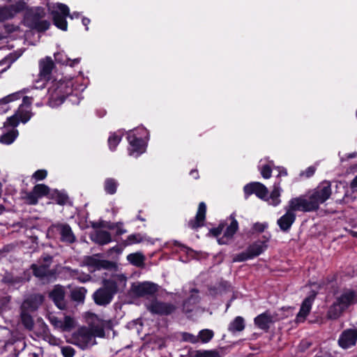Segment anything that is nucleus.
I'll return each mask as SVG.
<instances>
[{"label":"nucleus","mask_w":357,"mask_h":357,"mask_svg":"<svg viewBox=\"0 0 357 357\" xmlns=\"http://www.w3.org/2000/svg\"><path fill=\"white\" fill-rule=\"evenodd\" d=\"M45 17V9L42 7H37L34 10H29L25 13L23 24L30 29L43 33L49 29L50 26L49 21L42 20Z\"/></svg>","instance_id":"obj_1"},{"label":"nucleus","mask_w":357,"mask_h":357,"mask_svg":"<svg viewBox=\"0 0 357 357\" xmlns=\"http://www.w3.org/2000/svg\"><path fill=\"white\" fill-rule=\"evenodd\" d=\"M52 257L46 255L40 257L36 264L31 266L33 275L41 280L50 281L56 278V271L51 269Z\"/></svg>","instance_id":"obj_2"},{"label":"nucleus","mask_w":357,"mask_h":357,"mask_svg":"<svg viewBox=\"0 0 357 357\" xmlns=\"http://www.w3.org/2000/svg\"><path fill=\"white\" fill-rule=\"evenodd\" d=\"M117 291L118 287L115 281L105 280H103V286L93 293V301L98 305L105 306L112 301Z\"/></svg>","instance_id":"obj_3"},{"label":"nucleus","mask_w":357,"mask_h":357,"mask_svg":"<svg viewBox=\"0 0 357 357\" xmlns=\"http://www.w3.org/2000/svg\"><path fill=\"white\" fill-rule=\"evenodd\" d=\"M85 318L87 324L86 328L90 329L95 337H105V329L112 328L110 321L103 320L92 312L86 313Z\"/></svg>","instance_id":"obj_4"},{"label":"nucleus","mask_w":357,"mask_h":357,"mask_svg":"<svg viewBox=\"0 0 357 357\" xmlns=\"http://www.w3.org/2000/svg\"><path fill=\"white\" fill-rule=\"evenodd\" d=\"M332 193L331 185L328 181H324L314 189L308 196L314 211L319 205L329 199Z\"/></svg>","instance_id":"obj_5"},{"label":"nucleus","mask_w":357,"mask_h":357,"mask_svg":"<svg viewBox=\"0 0 357 357\" xmlns=\"http://www.w3.org/2000/svg\"><path fill=\"white\" fill-rule=\"evenodd\" d=\"M71 342L82 349H87L96 344V337L86 326L80 327L73 333Z\"/></svg>","instance_id":"obj_6"},{"label":"nucleus","mask_w":357,"mask_h":357,"mask_svg":"<svg viewBox=\"0 0 357 357\" xmlns=\"http://www.w3.org/2000/svg\"><path fill=\"white\" fill-rule=\"evenodd\" d=\"M57 8L59 10H53L51 12L53 24L58 29L66 31L68 30L66 17H72L70 15V9L67 5L61 3L57 4Z\"/></svg>","instance_id":"obj_7"},{"label":"nucleus","mask_w":357,"mask_h":357,"mask_svg":"<svg viewBox=\"0 0 357 357\" xmlns=\"http://www.w3.org/2000/svg\"><path fill=\"white\" fill-rule=\"evenodd\" d=\"M158 290V286L153 282H144L132 284L131 291L137 297L153 296Z\"/></svg>","instance_id":"obj_8"},{"label":"nucleus","mask_w":357,"mask_h":357,"mask_svg":"<svg viewBox=\"0 0 357 357\" xmlns=\"http://www.w3.org/2000/svg\"><path fill=\"white\" fill-rule=\"evenodd\" d=\"M26 4L24 1H18L14 4L0 7V22L10 20L17 13L26 9Z\"/></svg>","instance_id":"obj_9"},{"label":"nucleus","mask_w":357,"mask_h":357,"mask_svg":"<svg viewBox=\"0 0 357 357\" xmlns=\"http://www.w3.org/2000/svg\"><path fill=\"white\" fill-rule=\"evenodd\" d=\"M293 213L300 211L303 212L314 211V208L310 202L309 197L306 196H300L292 198L289 200L287 206Z\"/></svg>","instance_id":"obj_10"},{"label":"nucleus","mask_w":357,"mask_h":357,"mask_svg":"<svg viewBox=\"0 0 357 357\" xmlns=\"http://www.w3.org/2000/svg\"><path fill=\"white\" fill-rule=\"evenodd\" d=\"M146 308L152 314L159 315H169L176 310V307L174 305L158 300L152 301L150 303L147 304Z\"/></svg>","instance_id":"obj_11"},{"label":"nucleus","mask_w":357,"mask_h":357,"mask_svg":"<svg viewBox=\"0 0 357 357\" xmlns=\"http://www.w3.org/2000/svg\"><path fill=\"white\" fill-rule=\"evenodd\" d=\"M47 319L55 328L60 329L62 331H70L75 326L74 319L70 316H65L63 321H62L53 313H49Z\"/></svg>","instance_id":"obj_12"},{"label":"nucleus","mask_w":357,"mask_h":357,"mask_svg":"<svg viewBox=\"0 0 357 357\" xmlns=\"http://www.w3.org/2000/svg\"><path fill=\"white\" fill-rule=\"evenodd\" d=\"M43 301L44 296L42 294H31L24 300L20 309L26 312H33L38 309Z\"/></svg>","instance_id":"obj_13"},{"label":"nucleus","mask_w":357,"mask_h":357,"mask_svg":"<svg viewBox=\"0 0 357 357\" xmlns=\"http://www.w3.org/2000/svg\"><path fill=\"white\" fill-rule=\"evenodd\" d=\"M357 342V328H349L344 330L338 340L339 346L347 349L355 346Z\"/></svg>","instance_id":"obj_14"},{"label":"nucleus","mask_w":357,"mask_h":357,"mask_svg":"<svg viewBox=\"0 0 357 357\" xmlns=\"http://www.w3.org/2000/svg\"><path fill=\"white\" fill-rule=\"evenodd\" d=\"M98 255L88 256L84 258L85 264L94 270L112 269L114 267V264L107 260H101L98 258Z\"/></svg>","instance_id":"obj_15"},{"label":"nucleus","mask_w":357,"mask_h":357,"mask_svg":"<svg viewBox=\"0 0 357 357\" xmlns=\"http://www.w3.org/2000/svg\"><path fill=\"white\" fill-rule=\"evenodd\" d=\"M279 319L276 314L266 311L255 318V324L260 329L268 331L270 325Z\"/></svg>","instance_id":"obj_16"},{"label":"nucleus","mask_w":357,"mask_h":357,"mask_svg":"<svg viewBox=\"0 0 357 357\" xmlns=\"http://www.w3.org/2000/svg\"><path fill=\"white\" fill-rule=\"evenodd\" d=\"M65 295L66 291L64 287L61 285H55L53 289L49 293V297L60 310H64L66 307Z\"/></svg>","instance_id":"obj_17"},{"label":"nucleus","mask_w":357,"mask_h":357,"mask_svg":"<svg viewBox=\"0 0 357 357\" xmlns=\"http://www.w3.org/2000/svg\"><path fill=\"white\" fill-rule=\"evenodd\" d=\"M285 214L278 220L277 223L282 231L287 232L296 220V214L290 211L287 206L285 207Z\"/></svg>","instance_id":"obj_18"},{"label":"nucleus","mask_w":357,"mask_h":357,"mask_svg":"<svg viewBox=\"0 0 357 357\" xmlns=\"http://www.w3.org/2000/svg\"><path fill=\"white\" fill-rule=\"evenodd\" d=\"M244 191L248 195L255 193L258 197L263 199L266 198L268 192L266 187L260 183H252L246 185L244 187Z\"/></svg>","instance_id":"obj_19"},{"label":"nucleus","mask_w":357,"mask_h":357,"mask_svg":"<svg viewBox=\"0 0 357 357\" xmlns=\"http://www.w3.org/2000/svg\"><path fill=\"white\" fill-rule=\"evenodd\" d=\"M231 222L230 225L227 227L224 235L218 238V241L219 244H227L232 238L234 234L236 232L238 228V224L237 220L235 219L234 214L230 215Z\"/></svg>","instance_id":"obj_20"},{"label":"nucleus","mask_w":357,"mask_h":357,"mask_svg":"<svg viewBox=\"0 0 357 357\" xmlns=\"http://www.w3.org/2000/svg\"><path fill=\"white\" fill-rule=\"evenodd\" d=\"M61 236V241L67 243H73L76 241L70 227L67 224H58L55 226Z\"/></svg>","instance_id":"obj_21"},{"label":"nucleus","mask_w":357,"mask_h":357,"mask_svg":"<svg viewBox=\"0 0 357 357\" xmlns=\"http://www.w3.org/2000/svg\"><path fill=\"white\" fill-rule=\"evenodd\" d=\"M55 62L59 65L74 67L80 63L81 58L71 59L68 57L64 52H59L54 54Z\"/></svg>","instance_id":"obj_22"},{"label":"nucleus","mask_w":357,"mask_h":357,"mask_svg":"<svg viewBox=\"0 0 357 357\" xmlns=\"http://www.w3.org/2000/svg\"><path fill=\"white\" fill-rule=\"evenodd\" d=\"M206 206L204 202H201L199 204L198 211L194 220L189 222V225L193 229L198 228L204 225V221L205 220Z\"/></svg>","instance_id":"obj_23"},{"label":"nucleus","mask_w":357,"mask_h":357,"mask_svg":"<svg viewBox=\"0 0 357 357\" xmlns=\"http://www.w3.org/2000/svg\"><path fill=\"white\" fill-rule=\"evenodd\" d=\"M336 301L346 310L356 302V293L351 290H346L337 298Z\"/></svg>","instance_id":"obj_24"},{"label":"nucleus","mask_w":357,"mask_h":357,"mask_svg":"<svg viewBox=\"0 0 357 357\" xmlns=\"http://www.w3.org/2000/svg\"><path fill=\"white\" fill-rule=\"evenodd\" d=\"M63 87V84L61 83L59 86L54 90L51 93L49 100V105L51 107H56L62 104L65 100V96L61 95V89Z\"/></svg>","instance_id":"obj_25"},{"label":"nucleus","mask_w":357,"mask_h":357,"mask_svg":"<svg viewBox=\"0 0 357 357\" xmlns=\"http://www.w3.org/2000/svg\"><path fill=\"white\" fill-rule=\"evenodd\" d=\"M314 300V296H308L307 297L303 302L300 311L297 314V320L303 321L309 314L312 301Z\"/></svg>","instance_id":"obj_26"},{"label":"nucleus","mask_w":357,"mask_h":357,"mask_svg":"<svg viewBox=\"0 0 357 357\" xmlns=\"http://www.w3.org/2000/svg\"><path fill=\"white\" fill-rule=\"evenodd\" d=\"M91 240L100 245L107 244L112 241L109 232L105 230H98L91 236Z\"/></svg>","instance_id":"obj_27"},{"label":"nucleus","mask_w":357,"mask_h":357,"mask_svg":"<svg viewBox=\"0 0 357 357\" xmlns=\"http://www.w3.org/2000/svg\"><path fill=\"white\" fill-rule=\"evenodd\" d=\"M344 310L345 309L336 301L330 306L327 312V318L337 319Z\"/></svg>","instance_id":"obj_28"},{"label":"nucleus","mask_w":357,"mask_h":357,"mask_svg":"<svg viewBox=\"0 0 357 357\" xmlns=\"http://www.w3.org/2000/svg\"><path fill=\"white\" fill-rule=\"evenodd\" d=\"M31 312L20 309V317L22 325L29 331H32L34 326V321Z\"/></svg>","instance_id":"obj_29"},{"label":"nucleus","mask_w":357,"mask_h":357,"mask_svg":"<svg viewBox=\"0 0 357 357\" xmlns=\"http://www.w3.org/2000/svg\"><path fill=\"white\" fill-rule=\"evenodd\" d=\"M130 144L132 146V151L130 154H132V152H138L139 153H142L144 152V144L142 139L137 138L134 135H130L128 137Z\"/></svg>","instance_id":"obj_30"},{"label":"nucleus","mask_w":357,"mask_h":357,"mask_svg":"<svg viewBox=\"0 0 357 357\" xmlns=\"http://www.w3.org/2000/svg\"><path fill=\"white\" fill-rule=\"evenodd\" d=\"M127 259L131 264L142 267L144 265L145 256L141 252H135L128 255Z\"/></svg>","instance_id":"obj_31"},{"label":"nucleus","mask_w":357,"mask_h":357,"mask_svg":"<svg viewBox=\"0 0 357 357\" xmlns=\"http://www.w3.org/2000/svg\"><path fill=\"white\" fill-rule=\"evenodd\" d=\"M198 292H199L198 290L196 289H192L191 290V293H192L191 296L187 301H185L183 303V310L185 312H190L192 311V308L190 307V303H192V304H196L197 303H198L199 296H198V295H197L198 294Z\"/></svg>","instance_id":"obj_32"},{"label":"nucleus","mask_w":357,"mask_h":357,"mask_svg":"<svg viewBox=\"0 0 357 357\" xmlns=\"http://www.w3.org/2000/svg\"><path fill=\"white\" fill-rule=\"evenodd\" d=\"M266 245L263 242H257L251 245L248 248V250L251 255L252 257H257L261 253H262L264 250L266 249Z\"/></svg>","instance_id":"obj_33"},{"label":"nucleus","mask_w":357,"mask_h":357,"mask_svg":"<svg viewBox=\"0 0 357 357\" xmlns=\"http://www.w3.org/2000/svg\"><path fill=\"white\" fill-rule=\"evenodd\" d=\"M245 328L244 319L241 317H237L231 322L229 330L231 333L241 332Z\"/></svg>","instance_id":"obj_34"},{"label":"nucleus","mask_w":357,"mask_h":357,"mask_svg":"<svg viewBox=\"0 0 357 357\" xmlns=\"http://www.w3.org/2000/svg\"><path fill=\"white\" fill-rule=\"evenodd\" d=\"M53 68H41L39 73V80L37 82H42L43 84L40 86L43 87L45 85V83L52 79V73Z\"/></svg>","instance_id":"obj_35"},{"label":"nucleus","mask_w":357,"mask_h":357,"mask_svg":"<svg viewBox=\"0 0 357 357\" xmlns=\"http://www.w3.org/2000/svg\"><path fill=\"white\" fill-rule=\"evenodd\" d=\"M17 136V130H12L0 137V142L5 144L13 143Z\"/></svg>","instance_id":"obj_36"},{"label":"nucleus","mask_w":357,"mask_h":357,"mask_svg":"<svg viewBox=\"0 0 357 357\" xmlns=\"http://www.w3.org/2000/svg\"><path fill=\"white\" fill-rule=\"evenodd\" d=\"M86 290L84 288L74 289L71 291V298L77 302H83Z\"/></svg>","instance_id":"obj_37"},{"label":"nucleus","mask_w":357,"mask_h":357,"mask_svg":"<svg viewBox=\"0 0 357 357\" xmlns=\"http://www.w3.org/2000/svg\"><path fill=\"white\" fill-rule=\"evenodd\" d=\"M193 357H220V355L216 350H197Z\"/></svg>","instance_id":"obj_38"},{"label":"nucleus","mask_w":357,"mask_h":357,"mask_svg":"<svg viewBox=\"0 0 357 357\" xmlns=\"http://www.w3.org/2000/svg\"><path fill=\"white\" fill-rule=\"evenodd\" d=\"M214 333L211 330H202L198 335V340H200L203 343L208 342L213 337Z\"/></svg>","instance_id":"obj_39"},{"label":"nucleus","mask_w":357,"mask_h":357,"mask_svg":"<svg viewBox=\"0 0 357 357\" xmlns=\"http://www.w3.org/2000/svg\"><path fill=\"white\" fill-rule=\"evenodd\" d=\"M16 114L20 121H22V123H26L31 119V112L24 109L22 105H21L19 107Z\"/></svg>","instance_id":"obj_40"},{"label":"nucleus","mask_w":357,"mask_h":357,"mask_svg":"<svg viewBox=\"0 0 357 357\" xmlns=\"http://www.w3.org/2000/svg\"><path fill=\"white\" fill-rule=\"evenodd\" d=\"M117 188V183L113 178H107L105 182V190L110 195H113L116 192Z\"/></svg>","instance_id":"obj_41"},{"label":"nucleus","mask_w":357,"mask_h":357,"mask_svg":"<svg viewBox=\"0 0 357 357\" xmlns=\"http://www.w3.org/2000/svg\"><path fill=\"white\" fill-rule=\"evenodd\" d=\"M280 192L278 186L275 185L270 195V204L273 206H277L280 203Z\"/></svg>","instance_id":"obj_42"},{"label":"nucleus","mask_w":357,"mask_h":357,"mask_svg":"<svg viewBox=\"0 0 357 357\" xmlns=\"http://www.w3.org/2000/svg\"><path fill=\"white\" fill-rule=\"evenodd\" d=\"M17 58L18 56L16 54L10 53L0 61V66L6 65V67H10Z\"/></svg>","instance_id":"obj_43"},{"label":"nucleus","mask_w":357,"mask_h":357,"mask_svg":"<svg viewBox=\"0 0 357 357\" xmlns=\"http://www.w3.org/2000/svg\"><path fill=\"white\" fill-rule=\"evenodd\" d=\"M33 191L34 194L41 197L47 195L50 192V189L44 184H38L34 186Z\"/></svg>","instance_id":"obj_44"},{"label":"nucleus","mask_w":357,"mask_h":357,"mask_svg":"<svg viewBox=\"0 0 357 357\" xmlns=\"http://www.w3.org/2000/svg\"><path fill=\"white\" fill-rule=\"evenodd\" d=\"M144 237L140 234L129 235L126 241V245L138 243L143 241Z\"/></svg>","instance_id":"obj_45"},{"label":"nucleus","mask_w":357,"mask_h":357,"mask_svg":"<svg viewBox=\"0 0 357 357\" xmlns=\"http://www.w3.org/2000/svg\"><path fill=\"white\" fill-rule=\"evenodd\" d=\"M251 255H250L248 250L236 255L233 258V261H244L247 259H252Z\"/></svg>","instance_id":"obj_46"},{"label":"nucleus","mask_w":357,"mask_h":357,"mask_svg":"<svg viewBox=\"0 0 357 357\" xmlns=\"http://www.w3.org/2000/svg\"><path fill=\"white\" fill-rule=\"evenodd\" d=\"M39 67H55V65L50 56H46L39 61Z\"/></svg>","instance_id":"obj_47"},{"label":"nucleus","mask_w":357,"mask_h":357,"mask_svg":"<svg viewBox=\"0 0 357 357\" xmlns=\"http://www.w3.org/2000/svg\"><path fill=\"white\" fill-rule=\"evenodd\" d=\"M61 350L64 357H73L75 354V349L70 346L63 347Z\"/></svg>","instance_id":"obj_48"},{"label":"nucleus","mask_w":357,"mask_h":357,"mask_svg":"<svg viewBox=\"0 0 357 357\" xmlns=\"http://www.w3.org/2000/svg\"><path fill=\"white\" fill-rule=\"evenodd\" d=\"M182 338L184 341L190 342L193 344L198 342V337L188 333H183Z\"/></svg>","instance_id":"obj_49"},{"label":"nucleus","mask_w":357,"mask_h":357,"mask_svg":"<svg viewBox=\"0 0 357 357\" xmlns=\"http://www.w3.org/2000/svg\"><path fill=\"white\" fill-rule=\"evenodd\" d=\"M120 141H121L120 137H119L116 135L111 136L108 139V142H109L110 149H114L118 145V144L119 143Z\"/></svg>","instance_id":"obj_50"},{"label":"nucleus","mask_w":357,"mask_h":357,"mask_svg":"<svg viewBox=\"0 0 357 357\" xmlns=\"http://www.w3.org/2000/svg\"><path fill=\"white\" fill-rule=\"evenodd\" d=\"M20 27L13 24H4V29L6 32L8 34L14 33L18 31Z\"/></svg>","instance_id":"obj_51"},{"label":"nucleus","mask_w":357,"mask_h":357,"mask_svg":"<svg viewBox=\"0 0 357 357\" xmlns=\"http://www.w3.org/2000/svg\"><path fill=\"white\" fill-rule=\"evenodd\" d=\"M261 175L265 178H269L271 176V169L268 165H264L261 171Z\"/></svg>","instance_id":"obj_52"},{"label":"nucleus","mask_w":357,"mask_h":357,"mask_svg":"<svg viewBox=\"0 0 357 357\" xmlns=\"http://www.w3.org/2000/svg\"><path fill=\"white\" fill-rule=\"evenodd\" d=\"M46 176L47 172L43 169L36 171L33 175V177L35 178L36 180H43Z\"/></svg>","instance_id":"obj_53"},{"label":"nucleus","mask_w":357,"mask_h":357,"mask_svg":"<svg viewBox=\"0 0 357 357\" xmlns=\"http://www.w3.org/2000/svg\"><path fill=\"white\" fill-rule=\"evenodd\" d=\"M8 123L12 126H17L20 121L17 114L15 113L13 116L8 119Z\"/></svg>","instance_id":"obj_54"},{"label":"nucleus","mask_w":357,"mask_h":357,"mask_svg":"<svg viewBox=\"0 0 357 357\" xmlns=\"http://www.w3.org/2000/svg\"><path fill=\"white\" fill-rule=\"evenodd\" d=\"M224 225H220L217 228H213L211 229L210 231L214 236H218L222 233Z\"/></svg>","instance_id":"obj_55"},{"label":"nucleus","mask_w":357,"mask_h":357,"mask_svg":"<svg viewBox=\"0 0 357 357\" xmlns=\"http://www.w3.org/2000/svg\"><path fill=\"white\" fill-rule=\"evenodd\" d=\"M67 199H68L67 195H61L58 196V197H57V203L61 205L65 204L67 202Z\"/></svg>","instance_id":"obj_56"},{"label":"nucleus","mask_w":357,"mask_h":357,"mask_svg":"<svg viewBox=\"0 0 357 357\" xmlns=\"http://www.w3.org/2000/svg\"><path fill=\"white\" fill-rule=\"evenodd\" d=\"M265 227H266V226L261 223H255L254 225V229L259 232L264 231Z\"/></svg>","instance_id":"obj_57"},{"label":"nucleus","mask_w":357,"mask_h":357,"mask_svg":"<svg viewBox=\"0 0 357 357\" xmlns=\"http://www.w3.org/2000/svg\"><path fill=\"white\" fill-rule=\"evenodd\" d=\"M16 96H17L16 94L9 95V96L5 97L4 98H3L2 100H1V102L4 104L8 103V102L12 101L13 100V98H15Z\"/></svg>","instance_id":"obj_58"},{"label":"nucleus","mask_w":357,"mask_h":357,"mask_svg":"<svg viewBox=\"0 0 357 357\" xmlns=\"http://www.w3.org/2000/svg\"><path fill=\"white\" fill-rule=\"evenodd\" d=\"M314 172L315 168L314 167H310L306 169L305 174L307 177H310L314 174Z\"/></svg>","instance_id":"obj_59"},{"label":"nucleus","mask_w":357,"mask_h":357,"mask_svg":"<svg viewBox=\"0 0 357 357\" xmlns=\"http://www.w3.org/2000/svg\"><path fill=\"white\" fill-rule=\"evenodd\" d=\"M25 347V342H23V341H18L15 343V350H16L17 349H21V350H23Z\"/></svg>","instance_id":"obj_60"},{"label":"nucleus","mask_w":357,"mask_h":357,"mask_svg":"<svg viewBox=\"0 0 357 357\" xmlns=\"http://www.w3.org/2000/svg\"><path fill=\"white\" fill-rule=\"evenodd\" d=\"M350 188L354 190H357V176L351 182Z\"/></svg>","instance_id":"obj_61"},{"label":"nucleus","mask_w":357,"mask_h":357,"mask_svg":"<svg viewBox=\"0 0 357 357\" xmlns=\"http://www.w3.org/2000/svg\"><path fill=\"white\" fill-rule=\"evenodd\" d=\"M91 20L88 17H84L82 20V22L84 26H86V30H88V25L90 23Z\"/></svg>","instance_id":"obj_62"},{"label":"nucleus","mask_w":357,"mask_h":357,"mask_svg":"<svg viewBox=\"0 0 357 357\" xmlns=\"http://www.w3.org/2000/svg\"><path fill=\"white\" fill-rule=\"evenodd\" d=\"M23 104L30 106L31 105V98L28 96H24L23 98Z\"/></svg>","instance_id":"obj_63"},{"label":"nucleus","mask_w":357,"mask_h":357,"mask_svg":"<svg viewBox=\"0 0 357 357\" xmlns=\"http://www.w3.org/2000/svg\"><path fill=\"white\" fill-rule=\"evenodd\" d=\"M28 197L30 199L31 204H36L37 203V202H38L37 198L34 195H29Z\"/></svg>","instance_id":"obj_64"}]
</instances>
